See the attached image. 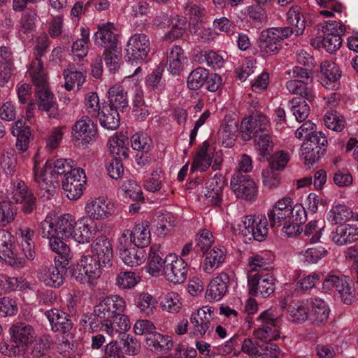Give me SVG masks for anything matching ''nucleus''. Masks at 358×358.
<instances>
[{"instance_id": "69168bd1", "label": "nucleus", "mask_w": 358, "mask_h": 358, "mask_svg": "<svg viewBox=\"0 0 358 358\" xmlns=\"http://www.w3.org/2000/svg\"><path fill=\"white\" fill-rule=\"evenodd\" d=\"M255 337L261 341H273L280 337L279 327H272L269 325L263 326L254 331Z\"/></svg>"}, {"instance_id": "6e6d98bb", "label": "nucleus", "mask_w": 358, "mask_h": 358, "mask_svg": "<svg viewBox=\"0 0 358 358\" xmlns=\"http://www.w3.org/2000/svg\"><path fill=\"white\" fill-rule=\"evenodd\" d=\"M324 228V225L322 222H319L317 220L309 222L303 230V236L306 237V240L308 241L310 243L318 242Z\"/></svg>"}, {"instance_id": "a18cd8bd", "label": "nucleus", "mask_w": 358, "mask_h": 358, "mask_svg": "<svg viewBox=\"0 0 358 358\" xmlns=\"http://www.w3.org/2000/svg\"><path fill=\"white\" fill-rule=\"evenodd\" d=\"M87 222L88 220L85 217L75 221L71 237L79 243H88L91 239V230Z\"/></svg>"}, {"instance_id": "6ab92c4d", "label": "nucleus", "mask_w": 358, "mask_h": 358, "mask_svg": "<svg viewBox=\"0 0 358 358\" xmlns=\"http://www.w3.org/2000/svg\"><path fill=\"white\" fill-rule=\"evenodd\" d=\"M230 185L238 198L251 200L256 196L257 190L255 182L247 175L236 173L231 178Z\"/></svg>"}, {"instance_id": "7ed1b4c3", "label": "nucleus", "mask_w": 358, "mask_h": 358, "mask_svg": "<svg viewBox=\"0 0 358 358\" xmlns=\"http://www.w3.org/2000/svg\"><path fill=\"white\" fill-rule=\"evenodd\" d=\"M29 73L37 88L36 95L38 109L47 112L50 117H55L57 115L56 99L48 88V76L43 69V62L39 59L33 60Z\"/></svg>"}, {"instance_id": "a878e982", "label": "nucleus", "mask_w": 358, "mask_h": 358, "mask_svg": "<svg viewBox=\"0 0 358 358\" xmlns=\"http://www.w3.org/2000/svg\"><path fill=\"white\" fill-rule=\"evenodd\" d=\"M38 278L47 286L59 287L64 282L63 275L56 265H42L38 271Z\"/></svg>"}, {"instance_id": "3c124183", "label": "nucleus", "mask_w": 358, "mask_h": 358, "mask_svg": "<svg viewBox=\"0 0 358 358\" xmlns=\"http://www.w3.org/2000/svg\"><path fill=\"white\" fill-rule=\"evenodd\" d=\"M324 150L320 147H310L307 144H302L301 147V154L304 164L309 168L316 163L319 159L324 154Z\"/></svg>"}, {"instance_id": "5fc2aeb1", "label": "nucleus", "mask_w": 358, "mask_h": 358, "mask_svg": "<svg viewBox=\"0 0 358 358\" xmlns=\"http://www.w3.org/2000/svg\"><path fill=\"white\" fill-rule=\"evenodd\" d=\"M63 75L65 79L64 87L69 91L76 85L79 89L85 81V77L80 71L67 69L64 70Z\"/></svg>"}, {"instance_id": "c756f323", "label": "nucleus", "mask_w": 358, "mask_h": 358, "mask_svg": "<svg viewBox=\"0 0 358 358\" xmlns=\"http://www.w3.org/2000/svg\"><path fill=\"white\" fill-rule=\"evenodd\" d=\"M128 138L123 134H115L108 141V147L113 159H125L129 157V149L127 146Z\"/></svg>"}, {"instance_id": "680f3d73", "label": "nucleus", "mask_w": 358, "mask_h": 358, "mask_svg": "<svg viewBox=\"0 0 358 358\" xmlns=\"http://www.w3.org/2000/svg\"><path fill=\"white\" fill-rule=\"evenodd\" d=\"M140 277L131 271L120 272L116 276L115 285L121 289H131L138 284Z\"/></svg>"}, {"instance_id": "e433bc0d", "label": "nucleus", "mask_w": 358, "mask_h": 358, "mask_svg": "<svg viewBox=\"0 0 358 358\" xmlns=\"http://www.w3.org/2000/svg\"><path fill=\"white\" fill-rule=\"evenodd\" d=\"M148 221L143 220L135 224L131 233L133 243L137 248H144L150 243L151 236Z\"/></svg>"}, {"instance_id": "b1692460", "label": "nucleus", "mask_w": 358, "mask_h": 358, "mask_svg": "<svg viewBox=\"0 0 358 358\" xmlns=\"http://www.w3.org/2000/svg\"><path fill=\"white\" fill-rule=\"evenodd\" d=\"M113 24L108 22L99 27L94 34L95 43L103 46L105 50L117 49V34Z\"/></svg>"}, {"instance_id": "4d7b16f0", "label": "nucleus", "mask_w": 358, "mask_h": 358, "mask_svg": "<svg viewBox=\"0 0 358 358\" xmlns=\"http://www.w3.org/2000/svg\"><path fill=\"white\" fill-rule=\"evenodd\" d=\"M352 217V212L350 208L343 204L333 206L329 213V220L338 224L348 220Z\"/></svg>"}, {"instance_id": "2f4dec72", "label": "nucleus", "mask_w": 358, "mask_h": 358, "mask_svg": "<svg viewBox=\"0 0 358 358\" xmlns=\"http://www.w3.org/2000/svg\"><path fill=\"white\" fill-rule=\"evenodd\" d=\"M19 245L23 253L24 259L32 260L35 257L34 243L33 238L34 231L29 227L21 228L18 231Z\"/></svg>"}, {"instance_id": "de8ad7c7", "label": "nucleus", "mask_w": 358, "mask_h": 358, "mask_svg": "<svg viewBox=\"0 0 358 358\" xmlns=\"http://www.w3.org/2000/svg\"><path fill=\"white\" fill-rule=\"evenodd\" d=\"M287 20L291 25L295 26L296 36L301 35L305 29V20L301 13V8L298 6H292L287 13Z\"/></svg>"}, {"instance_id": "7c9ffc66", "label": "nucleus", "mask_w": 358, "mask_h": 358, "mask_svg": "<svg viewBox=\"0 0 358 358\" xmlns=\"http://www.w3.org/2000/svg\"><path fill=\"white\" fill-rule=\"evenodd\" d=\"M309 318L316 323H322L327 321L329 308L323 299L310 298L308 299Z\"/></svg>"}, {"instance_id": "13d9d810", "label": "nucleus", "mask_w": 358, "mask_h": 358, "mask_svg": "<svg viewBox=\"0 0 358 358\" xmlns=\"http://www.w3.org/2000/svg\"><path fill=\"white\" fill-rule=\"evenodd\" d=\"M324 122L327 128L336 131H342L345 125L343 116L334 110L327 112L324 117Z\"/></svg>"}, {"instance_id": "052dcab7", "label": "nucleus", "mask_w": 358, "mask_h": 358, "mask_svg": "<svg viewBox=\"0 0 358 358\" xmlns=\"http://www.w3.org/2000/svg\"><path fill=\"white\" fill-rule=\"evenodd\" d=\"M16 215V208L8 201L0 202V227H6L11 223Z\"/></svg>"}, {"instance_id": "20e7f679", "label": "nucleus", "mask_w": 358, "mask_h": 358, "mask_svg": "<svg viewBox=\"0 0 358 358\" xmlns=\"http://www.w3.org/2000/svg\"><path fill=\"white\" fill-rule=\"evenodd\" d=\"M126 308L124 299L119 295H111L100 301L94 306V313L100 320V330L108 335L115 331L113 319L119 312H124Z\"/></svg>"}, {"instance_id": "e2e57ef3", "label": "nucleus", "mask_w": 358, "mask_h": 358, "mask_svg": "<svg viewBox=\"0 0 358 358\" xmlns=\"http://www.w3.org/2000/svg\"><path fill=\"white\" fill-rule=\"evenodd\" d=\"M157 302L156 299L149 293H141L139 295L137 306L140 311L145 315L152 314L153 310L156 308Z\"/></svg>"}, {"instance_id": "4468645a", "label": "nucleus", "mask_w": 358, "mask_h": 358, "mask_svg": "<svg viewBox=\"0 0 358 358\" xmlns=\"http://www.w3.org/2000/svg\"><path fill=\"white\" fill-rule=\"evenodd\" d=\"M214 308L205 306L192 313L190 317L191 330L194 336H203L213 329L212 320Z\"/></svg>"}, {"instance_id": "0e129e2a", "label": "nucleus", "mask_w": 358, "mask_h": 358, "mask_svg": "<svg viewBox=\"0 0 358 358\" xmlns=\"http://www.w3.org/2000/svg\"><path fill=\"white\" fill-rule=\"evenodd\" d=\"M335 291H337L340 297L346 304H350L354 298V289L350 285L349 280L345 276H341V280Z\"/></svg>"}, {"instance_id": "0eeeda50", "label": "nucleus", "mask_w": 358, "mask_h": 358, "mask_svg": "<svg viewBox=\"0 0 358 358\" xmlns=\"http://www.w3.org/2000/svg\"><path fill=\"white\" fill-rule=\"evenodd\" d=\"M294 33L292 28L272 27L263 30L259 38V48L264 55H273L281 48V41Z\"/></svg>"}, {"instance_id": "f03ea898", "label": "nucleus", "mask_w": 358, "mask_h": 358, "mask_svg": "<svg viewBox=\"0 0 358 358\" xmlns=\"http://www.w3.org/2000/svg\"><path fill=\"white\" fill-rule=\"evenodd\" d=\"M10 342L0 343V352L8 357L24 355L36 338L34 328L24 322L13 324L9 329Z\"/></svg>"}, {"instance_id": "603ef678", "label": "nucleus", "mask_w": 358, "mask_h": 358, "mask_svg": "<svg viewBox=\"0 0 358 358\" xmlns=\"http://www.w3.org/2000/svg\"><path fill=\"white\" fill-rule=\"evenodd\" d=\"M291 110L298 122L304 121L310 113V107L301 97H295L289 101Z\"/></svg>"}, {"instance_id": "9b49d317", "label": "nucleus", "mask_w": 358, "mask_h": 358, "mask_svg": "<svg viewBox=\"0 0 358 358\" xmlns=\"http://www.w3.org/2000/svg\"><path fill=\"white\" fill-rule=\"evenodd\" d=\"M12 199L22 205V210L31 214L36 208V198L25 182L20 179L13 180L10 187Z\"/></svg>"}, {"instance_id": "79ce46f5", "label": "nucleus", "mask_w": 358, "mask_h": 358, "mask_svg": "<svg viewBox=\"0 0 358 358\" xmlns=\"http://www.w3.org/2000/svg\"><path fill=\"white\" fill-rule=\"evenodd\" d=\"M184 12L190 16V33L197 34V24L205 13V8L201 5L194 3L192 0H188L184 7Z\"/></svg>"}, {"instance_id": "4be33fe9", "label": "nucleus", "mask_w": 358, "mask_h": 358, "mask_svg": "<svg viewBox=\"0 0 358 358\" xmlns=\"http://www.w3.org/2000/svg\"><path fill=\"white\" fill-rule=\"evenodd\" d=\"M224 185V179L221 175L215 174L210 178L206 183L204 192L206 203L215 206H220Z\"/></svg>"}, {"instance_id": "2eb2a0df", "label": "nucleus", "mask_w": 358, "mask_h": 358, "mask_svg": "<svg viewBox=\"0 0 358 358\" xmlns=\"http://www.w3.org/2000/svg\"><path fill=\"white\" fill-rule=\"evenodd\" d=\"M85 212L90 220H102L114 213L115 206L103 197L92 198L86 202Z\"/></svg>"}, {"instance_id": "f257e3e1", "label": "nucleus", "mask_w": 358, "mask_h": 358, "mask_svg": "<svg viewBox=\"0 0 358 358\" xmlns=\"http://www.w3.org/2000/svg\"><path fill=\"white\" fill-rule=\"evenodd\" d=\"M39 156L36 155L34 161V176L36 182L39 187L50 191V188L55 183L58 184L59 180H62L66 177L67 173L74 168L70 164V161L66 159H59L56 161L48 160L43 166H41Z\"/></svg>"}, {"instance_id": "c03bdc74", "label": "nucleus", "mask_w": 358, "mask_h": 358, "mask_svg": "<svg viewBox=\"0 0 358 358\" xmlns=\"http://www.w3.org/2000/svg\"><path fill=\"white\" fill-rule=\"evenodd\" d=\"M272 256L267 252L255 254L248 259V266L252 271H267L271 266Z\"/></svg>"}, {"instance_id": "f8f14e48", "label": "nucleus", "mask_w": 358, "mask_h": 358, "mask_svg": "<svg viewBox=\"0 0 358 358\" xmlns=\"http://www.w3.org/2000/svg\"><path fill=\"white\" fill-rule=\"evenodd\" d=\"M85 183V173L81 168H74L62 180V188L70 200H77L83 195Z\"/></svg>"}, {"instance_id": "8fccbe9b", "label": "nucleus", "mask_w": 358, "mask_h": 358, "mask_svg": "<svg viewBox=\"0 0 358 358\" xmlns=\"http://www.w3.org/2000/svg\"><path fill=\"white\" fill-rule=\"evenodd\" d=\"M89 41L90 31L88 29L82 27L81 38L75 41L72 45V52L79 60L87 56Z\"/></svg>"}, {"instance_id": "c9c22d12", "label": "nucleus", "mask_w": 358, "mask_h": 358, "mask_svg": "<svg viewBox=\"0 0 358 358\" xmlns=\"http://www.w3.org/2000/svg\"><path fill=\"white\" fill-rule=\"evenodd\" d=\"M254 147L260 159L269 160L273 150L274 143L271 136V132L253 136Z\"/></svg>"}, {"instance_id": "37998d69", "label": "nucleus", "mask_w": 358, "mask_h": 358, "mask_svg": "<svg viewBox=\"0 0 358 358\" xmlns=\"http://www.w3.org/2000/svg\"><path fill=\"white\" fill-rule=\"evenodd\" d=\"M147 345L151 350L168 351L173 346L170 336L155 332L145 338Z\"/></svg>"}, {"instance_id": "9d476101", "label": "nucleus", "mask_w": 358, "mask_h": 358, "mask_svg": "<svg viewBox=\"0 0 358 358\" xmlns=\"http://www.w3.org/2000/svg\"><path fill=\"white\" fill-rule=\"evenodd\" d=\"M271 123L268 117L257 112L252 117L243 120L240 130L244 141H248L253 136L271 132Z\"/></svg>"}, {"instance_id": "aec40b11", "label": "nucleus", "mask_w": 358, "mask_h": 358, "mask_svg": "<svg viewBox=\"0 0 358 358\" xmlns=\"http://www.w3.org/2000/svg\"><path fill=\"white\" fill-rule=\"evenodd\" d=\"M91 247L92 256L101 263L102 266L109 267L112 265L113 250L112 244L106 236H98Z\"/></svg>"}, {"instance_id": "6e6552de", "label": "nucleus", "mask_w": 358, "mask_h": 358, "mask_svg": "<svg viewBox=\"0 0 358 358\" xmlns=\"http://www.w3.org/2000/svg\"><path fill=\"white\" fill-rule=\"evenodd\" d=\"M101 263L92 255L83 257L71 272L75 279L82 283L91 282L101 275Z\"/></svg>"}, {"instance_id": "ea45409f", "label": "nucleus", "mask_w": 358, "mask_h": 358, "mask_svg": "<svg viewBox=\"0 0 358 358\" xmlns=\"http://www.w3.org/2000/svg\"><path fill=\"white\" fill-rule=\"evenodd\" d=\"M169 71L173 75H178L187 62V57L183 50L178 45L174 46L168 55Z\"/></svg>"}, {"instance_id": "f704fd0d", "label": "nucleus", "mask_w": 358, "mask_h": 358, "mask_svg": "<svg viewBox=\"0 0 358 358\" xmlns=\"http://www.w3.org/2000/svg\"><path fill=\"white\" fill-rule=\"evenodd\" d=\"M286 88L291 94H299L310 102L316 96V92L313 87L309 85L308 83H303L302 80L292 79L287 81Z\"/></svg>"}, {"instance_id": "412c9836", "label": "nucleus", "mask_w": 358, "mask_h": 358, "mask_svg": "<svg viewBox=\"0 0 358 358\" xmlns=\"http://www.w3.org/2000/svg\"><path fill=\"white\" fill-rule=\"evenodd\" d=\"M45 315L48 320L51 329L64 335L71 334L73 324L70 316L64 312L57 308H52L45 312Z\"/></svg>"}, {"instance_id": "dca6fc26", "label": "nucleus", "mask_w": 358, "mask_h": 358, "mask_svg": "<svg viewBox=\"0 0 358 358\" xmlns=\"http://www.w3.org/2000/svg\"><path fill=\"white\" fill-rule=\"evenodd\" d=\"M167 263L164 266V275L172 283L180 284L185 282L187 274V259L178 258L174 255L166 256Z\"/></svg>"}, {"instance_id": "ddd939ff", "label": "nucleus", "mask_w": 358, "mask_h": 358, "mask_svg": "<svg viewBox=\"0 0 358 358\" xmlns=\"http://www.w3.org/2000/svg\"><path fill=\"white\" fill-rule=\"evenodd\" d=\"M249 292L251 295L266 298L275 289V279L271 273H257L248 275Z\"/></svg>"}, {"instance_id": "cd10ccee", "label": "nucleus", "mask_w": 358, "mask_h": 358, "mask_svg": "<svg viewBox=\"0 0 358 358\" xmlns=\"http://www.w3.org/2000/svg\"><path fill=\"white\" fill-rule=\"evenodd\" d=\"M229 280V277L225 273H222L214 278L208 285L206 297L215 301L220 300L227 292Z\"/></svg>"}, {"instance_id": "49530a36", "label": "nucleus", "mask_w": 358, "mask_h": 358, "mask_svg": "<svg viewBox=\"0 0 358 358\" xmlns=\"http://www.w3.org/2000/svg\"><path fill=\"white\" fill-rule=\"evenodd\" d=\"M120 257L124 264L133 267L141 265L145 259V251L140 248H131L120 254Z\"/></svg>"}, {"instance_id": "c85d7f7f", "label": "nucleus", "mask_w": 358, "mask_h": 358, "mask_svg": "<svg viewBox=\"0 0 358 358\" xmlns=\"http://www.w3.org/2000/svg\"><path fill=\"white\" fill-rule=\"evenodd\" d=\"M226 249L220 245L215 246L207 253L202 264L203 271L208 274L214 272L224 261L226 258Z\"/></svg>"}, {"instance_id": "f3484780", "label": "nucleus", "mask_w": 358, "mask_h": 358, "mask_svg": "<svg viewBox=\"0 0 358 358\" xmlns=\"http://www.w3.org/2000/svg\"><path fill=\"white\" fill-rule=\"evenodd\" d=\"M150 50V39L145 34H135L127 42L126 52L130 60H143L148 56Z\"/></svg>"}, {"instance_id": "39448f33", "label": "nucleus", "mask_w": 358, "mask_h": 358, "mask_svg": "<svg viewBox=\"0 0 358 358\" xmlns=\"http://www.w3.org/2000/svg\"><path fill=\"white\" fill-rule=\"evenodd\" d=\"M238 230L245 243L252 240L262 241L268 236V220L264 215H248L238 223Z\"/></svg>"}, {"instance_id": "864d4df0", "label": "nucleus", "mask_w": 358, "mask_h": 358, "mask_svg": "<svg viewBox=\"0 0 358 358\" xmlns=\"http://www.w3.org/2000/svg\"><path fill=\"white\" fill-rule=\"evenodd\" d=\"M0 165L7 176H13L17 166V158L13 149L9 148L3 150Z\"/></svg>"}, {"instance_id": "423d86ee", "label": "nucleus", "mask_w": 358, "mask_h": 358, "mask_svg": "<svg viewBox=\"0 0 358 358\" xmlns=\"http://www.w3.org/2000/svg\"><path fill=\"white\" fill-rule=\"evenodd\" d=\"M75 221L70 214L59 217L47 215L40 223L38 233L41 236H49L52 233L62 238H69L73 233Z\"/></svg>"}, {"instance_id": "393cba45", "label": "nucleus", "mask_w": 358, "mask_h": 358, "mask_svg": "<svg viewBox=\"0 0 358 358\" xmlns=\"http://www.w3.org/2000/svg\"><path fill=\"white\" fill-rule=\"evenodd\" d=\"M320 80L326 88L334 89L338 85L341 73L338 66L334 62L324 61L321 64Z\"/></svg>"}, {"instance_id": "774afa93", "label": "nucleus", "mask_w": 358, "mask_h": 358, "mask_svg": "<svg viewBox=\"0 0 358 358\" xmlns=\"http://www.w3.org/2000/svg\"><path fill=\"white\" fill-rule=\"evenodd\" d=\"M257 321L263 326L269 325L272 327H278V324L282 321V317L275 310L268 309L258 316Z\"/></svg>"}, {"instance_id": "1a4fd4ad", "label": "nucleus", "mask_w": 358, "mask_h": 358, "mask_svg": "<svg viewBox=\"0 0 358 358\" xmlns=\"http://www.w3.org/2000/svg\"><path fill=\"white\" fill-rule=\"evenodd\" d=\"M15 242V239L10 232L0 229V259L13 266L22 267L25 264V259L17 252Z\"/></svg>"}, {"instance_id": "09e8293b", "label": "nucleus", "mask_w": 358, "mask_h": 358, "mask_svg": "<svg viewBox=\"0 0 358 358\" xmlns=\"http://www.w3.org/2000/svg\"><path fill=\"white\" fill-rule=\"evenodd\" d=\"M208 71L203 67L193 70L187 77V85L189 90H196L201 88L208 78Z\"/></svg>"}, {"instance_id": "bb28decb", "label": "nucleus", "mask_w": 358, "mask_h": 358, "mask_svg": "<svg viewBox=\"0 0 358 358\" xmlns=\"http://www.w3.org/2000/svg\"><path fill=\"white\" fill-rule=\"evenodd\" d=\"M332 241L338 245L354 243L358 240V227L351 224H341L331 233Z\"/></svg>"}, {"instance_id": "58836bf2", "label": "nucleus", "mask_w": 358, "mask_h": 358, "mask_svg": "<svg viewBox=\"0 0 358 358\" xmlns=\"http://www.w3.org/2000/svg\"><path fill=\"white\" fill-rule=\"evenodd\" d=\"M109 105L117 110H123L128 107L127 92L121 85H114L111 87L108 92Z\"/></svg>"}, {"instance_id": "5701e85b", "label": "nucleus", "mask_w": 358, "mask_h": 358, "mask_svg": "<svg viewBox=\"0 0 358 358\" xmlns=\"http://www.w3.org/2000/svg\"><path fill=\"white\" fill-rule=\"evenodd\" d=\"M72 134L76 140L90 143L95 139L96 126L89 117L84 116L75 123Z\"/></svg>"}, {"instance_id": "bf43d9fd", "label": "nucleus", "mask_w": 358, "mask_h": 358, "mask_svg": "<svg viewBox=\"0 0 358 358\" xmlns=\"http://www.w3.org/2000/svg\"><path fill=\"white\" fill-rule=\"evenodd\" d=\"M214 243L213 234L208 229L200 230L195 236V248L206 253Z\"/></svg>"}, {"instance_id": "473e14b6", "label": "nucleus", "mask_w": 358, "mask_h": 358, "mask_svg": "<svg viewBox=\"0 0 358 358\" xmlns=\"http://www.w3.org/2000/svg\"><path fill=\"white\" fill-rule=\"evenodd\" d=\"M162 256L163 254L159 245H152L150 248L149 262L147 269L150 275L158 276L162 271L164 273V266L167 261L166 257L164 259Z\"/></svg>"}, {"instance_id": "72a5a7b5", "label": "nucleus", "mask_w": 358, "mask_h": 358, "mask_svg": "<svg viewBox=\"0 0 358 358\" xmlns=\"http://www.w3.org/2000/svg\"><path fill=\"white\" fill-rule=\"evenodd\" d=\"M49 239V246L51 250L61 257V263L67 264L69 260L71 258V252L69 246L66 241L68 238H62L58 235L51 233L49 236H42Z\"/></svg>"}, {"instance_id": "a211bd4d", "label": "nucleus", "mask_w": 358, "mask_h": 358, "mask_svg": "<svg viewBox=\"0 0 358 358\" xmlns=\"http://www.w3.org/2000/svg\"><path fill=\"white\" fill-rule=\"evenodd\" d=\"M281 309L287 308L289 320L294 323H303L309 318L308 300H292L289 296L280 301Z\"/></svg>"}, {"instance_id": "a19ab883", "label": "nucleus", "mask_w": 358, "mask_h": 358, "mask_svg": "<svg viewBox=\"0 0 358 358\" xmlns=\"http://www.w3.org/2000/svg\"><path fill=\"white\" fill-rule=\"evenodd\" d=\"M208 148L209 143L204 142L196 152L191 167L192 172L196 171H206L210 166L212 160L210 155L208 153Z\"/></svg>"}, {"instance_id": "4c0bfd02", "label": "nucleus", "mask_w": 358, "mask_h": 358, "mask_svg": "<svg viewBox=\"0 0 358 358\" xmlns=\"http://www.w3.org/2000/svg\"><path fill=\"white\" fill-rule=\"evenodd\" d=\"M101 125L108 129H116L120 125L118 110L112 106L104 105L97 114Z\"/></svg>"}, {"instance_id": "338daca9", "label": "nucleus", "mask_w": 358, "mask_h": 358, "mask_svg": "<svg viewBox=\"0 0 358 358\" xmlns=\"http://www.w3.org/2000/svg\"><path fill=\"white\" fill-rule=\"evenodd\" d=\"M131 146L134 150L148 152L151 148L152 140L144 133H137L131 138Z\"/></svg>"}]
</instances>
